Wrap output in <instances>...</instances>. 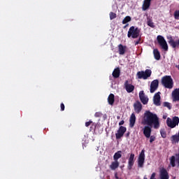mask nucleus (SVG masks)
<instances>
[{"label": "nucleus", "mask_w": 179, "mask_h": 179, "mask_svg": "<svg viewBox=\"0 0 179 179\" xmlns=\"http://www.w3.org/2000/svg\"><path fill=\"white\" fill-rule=\"evenodd\" d=\"M142 124L143 125H148L149 127H154L155 129H159L160 128V122H159L157 115L150 112V110H146L144 113Z\"/></svg>", "instance_id": "obj_1"}, {"label": "nucleus", "mask_w": 179, "mask_h": 179, "mask_svg": "<svg viewBox=\"0 0 179 179\" xmlns=\"http://www.w3.org/2000/svg\"><path fill=\"white\" fill-rule=\"evenodd\" d=\"M162 85H163L166 89H173L174 82L171 76H165L162 78Z\"/></svg>", "instance_id": "obj_2"}, {"label": "nucleus", "mask_w": 179, "mask_h": 179, "mask_svg": "<svg viewBox=\"0 0 179 179\" xmlns=\"http://www.w3.org/2000/svg\"><path fill=\"white\" fill-rule=\"evenodd\" d=\"M141 34V29L139 28L131 26L127 33V37L129 38H138Z\"/></svg>", "instance_id": "obj_3"}, {"label": "nucleus", "mask_w": 179, "mask_h": 179, "mask_svg": "<svg viewBox=\"0 0 179 179\" xmlns=\"http://www.w3.org/2000/svg\"><path fill=\"white\" fill-rule=\"evenodd\" d=\"M137 76L138 79H143L144 80H146V79H148V78L152 76V70L146 69L145 71H138L137 73Z\"/></svg>", "instance_id": "obj_4"}, {"label": "nucleus", "mask_w": 179, "mask_h": 179, "mask_svg": "<svg viewBox=\"0 0 179 179\" xmlns=\"http://www.w3.org/2000/svg\"><path fill=\"white\" fill-rule=\"evenodd\" d=\"M179 124V118L177 116L173 117V119L168 117L166 120V125L169 128H176V125Z\"/></svg>", "instance_id": "obj_5"}, {"label": "nucleus", "mask_w": 179, "mask_h": 179, "mask_svg": "<svg viewBox=\"0 0 179 179\" xmlns=\"http://www.w3.org/2000/svg\"><path fill=\"white\" fill-rule=\"evenodd\" d=\"M157 40L158 41V44H159L162 50L164 51H169V45H167V42L166 41V39H164V37H163L162 35H159L157 36Z\"/></svg>", "instance_id": "obj_6"}, {"label": "nucleus", "mask_w": 179, "mask_h": 179, "mask_svg": "<svg viewBox=\"0 0 179 179\" xmlns=\"http://www.w3.org/2000/svg\"><path fill=\"white\" fill-rule=\"evenodd\" d=\"M145 164V150H142L138 159V167L142 168Z\"/></svg>", "instance_id": "obj_7"}, {"label": "nucleus", "mask_w": 179, "mask_h": 179, "mask_svg": "<svg viewBox=\"0 0 179 179\" xmlns=\"http://www.w3.org/2000/svg\"><path fill=\"white\" fill-rule=\"evenodd\" d=\"M125 132H127V127L120 126L117 132L115 134L116 139H121Z\"/></svg>", "instance_id": "obj_8"}, {"label": "nucleus", "mask_w": 179, "mask_h": 179, "mask_svg": "<svg viewBox=\"0 0 179 179\" xmlns=\"http://www.w3.org/2000/svg\"><path fill=\"white\" fill-rule=\"evenodd\" d=\"M157 89H159V80H154L151 82L150 92L155 93Z\"/></svg>", "instance_id": "obj_9"}, {"label": "nucleus", "mask_w": 179, "mask_h": 179, "mask_svg": "<svg viewBox=\"0 0 179 179\" xmlns=\"http://www.w3.org/2000/svg\"><path fill=\"white\" fill-rule=\"evenodd\" d=\"M124 89L127 93H132L135 90V85L129 84V81L126 80L124 84Z\"/></svg>", "instance_id": "obj_10"}, {"label": "nucleus", "mask_w": 179, "mask_h": 179, "mask_svg": "<svg viewBox=\"0 0 179 179\" xmlns=\"http://www.w3.org/2000/svg\"><path fill=\"white\" fill-rule=\"evenodd\" d=\"M134 164H135V154L131 153L128 160V165H127L128 170H132V167H134Z\"/></svg>", "instance_id": "obj_11"}, {"label": "nucleus", "mask_w": 179, "mask_h": 179, "mask_svg": "<svg viewBox=\"0 0 179 179\" xmlns=\"http://www.w3.org/2000/svg\"><path fill=\"white\" fill-rule=\"evenodd\" d=\"M168 43L169 44H170L171 47H172V48H179V38L178 41H174V39L173 38V37L169 36L168 37Z\"/></svg>", "instance_id": "obj_12"}, {"label": "nucleus", "mask_w": 179, "mask_h": 179, "mask_svg": "<svg viewBox=\"0 0 179 179\" xmlns=\"http://www.w3.org/2000/svg\"><path fill=\"white\" fill-rule=\"evenodd\" d=\"M143 133L145 138H150V135H152V127L149 125L145 126L143 129Z\"/></svg>", "instance_id": "obj_13"}, {"label": "nucleus", "mask_w": 179, "mask_h": 179, "mask_svg": "<svg viewBox=\"0 0 179 179\" xmlns=\"http://www.w3.org/2000/svg\"><path fill=\"white\" fill-rule=\"evenodd\" d=\"M139 99L141 103L144 105L148 104L149 103V98L145 94L143 91H140L139 92Z\"/></svg>", "instance_id": "obj_14"}, {"label": "nucleus", "mask_w": 179, "mask_h": 179, "mask_svg": "<svg viewBox=\"0 0 179 179\" xmlns=\"http://www.w3.org/2000/svg\"><path fill=\"white\" fill-rule=\"evenodd\" d=\"M160 94H162V92H158L155 94L154 97H153V103L155 106H162V103L160 102L161 97Z\"/></svg>", "instance_id": "obj_15"}, {"label": "nucleus", "mask_w": 179, "mask_h": 179, "mask_svg": "<svg viewBox=\"0 0 179 179\" xmlns=\"http://www.w3.org/2000/svg\"><path fill=\"white\" fill-rule=\"evenodd\" d=\"M134 111L139 114L142 111V103L139 101H136V102L134 103Z\"/></svg>", "instance_id": "obj_16"}, {"label": "nucleus", "mask_w": 179, "mask_h": 179, "mask_svg": "<svg viewBox=\"0 0 179 179\" xmlns=\"http://www.w3.org/2000/svg\"><path fill=\"white\" fill-rule=\"evenodd\" d=\"M159 177L160 179L170 178V176H169V172H167V170L164 168L160 170Z\"/></svg>", "instance_id": "obj_17"}, {"label": "nucleus", "mask_w": 179, "mask_h": 179, "mask_svg": "<svg viewBox=\"0 0 179 179\" xmlns=\"http://www.w3.org/2000/svg\"><path fill=\"white\" fill-rule=\"evenodd\" d=\"M172 100L173 101H179V88H176L172 92Z\"/></svg>", "instance_id": "obj_18"}, {"label": "nucleus", "mask_w": 179, "mask_h": 179, "mask_svg": "<svg viewBox=\"0 0 179 179\" xmlns=\"http://www.w3.org/2000/svg\"><path fill=\"white\" fill-rule=\"evenodd\" d=\"M136 122V116L135 113H131L129 118V127L130 128H134L135 127V123Z\"/></svg>", "instance_id": "obj_19"}, {"label": "nucleus", "mask_w": 179, "mask_h": 179, "mask_svg": "<svg viewBox=\"0 0 179 179\" xmlns=\"http://www.w3.org/2000/svg\"><path fill=\"white\" fill-rule=\"evenodd\" d=\"M152 0H144L142 6L143 10H148L150 8Z\"/></svg>", "instance_id": "obj_20"}, {"label": "nucleus", "mask_w": 179, "mask_h": 179, "mask_svg": "<svg viewBox=\"0 0 179 179\" xmlns=\"http://www.w3.org/2000/svg\"><path fill=\"white\" fill-rule=\"evenodd\" d=\"M120 74H121V70H120V67L115 69L112 73L115 79H118V78H120Z\"/></svg>", "instance_id": "obj_21"}, {"label": "nucleus", "mask_w": 179, "mask_h": 179, "mask_svg": "<svg viewBox=\"0 0 179 179\" xmlns=\"http://www.w3.org/2000/svg\"><path fill=\"white\" fill-rule=\"evenodd\" d=\"M118 51L120 55H124L127 51V46H124L122 44L118 45Z\"/></svg>", "instance_id": "obj_22"}, {"label": "nucleus", "mask_w": 179, "mask_h": 179, "mask_svg": "<svg viewBox=\"0 0 179 179\" xmlns=\"http://www.w3.org/2000/svg\"><path fill=\"white\" fill-rule=\"evenodd\" d=\"M114 94H110L108 96V103L110 106H114V102L115 101Z\"/></svg>", "instance_id": "obj_23"}, {"label": "nucleus", "mask_w": 179, "mask_h": 179, "mask_svg": "<svg viewBox=\"0 0 179 179\" xmlns=\"http://www.w3.org/2000/svg\"><path fill=\"white\" fill-rule=\"evenodd\" d=\"M118 167H120V162L118 161L113 162L110 165V170H117Z\"/></svg>", "instance_id": "obj_24"}, {"label": "nucleus", "mask_w": 179, "mask_h": 179, "mask_svg": "<svg viewBox=\"0 0 179 179\" xmlns=\"http://www.w3.org/2000/svg\"><path fill=\"white\" fill-rule=\"evenodd\" d=\"M153 54H154L155 59H156L157 61H159L161 56H160V52H159V50L154 49Z\"/></svg>", "instance_id": "obj_25"}, {"label": "nucleus", "mask_w": 179, "mask_h": 179, "mask_svg": "<svg viewBox=\"0 0 179 179\" xmlns=\"http://www.w3.org/2000/svg\"><path fill=\"white\" fill-rule=\"evenodd\" d=\"M121 153H122V151H117L115 152L113 155V160L118 162V159H121V157H122V155H121Z\"/></svg>", "instance_id": "obj_26"}, {"label": "nucleus", "mask_w": 179, "mask_h": 179, "mask_svg": "<svg viewBox=\"0 0 179 179\" xmlns=\"http://www.w3.org/2000/svg\"><path fill=\"white\" fill-rule=\"evenodd\" d=\"M131 16L127 15L123 19L122 23V24H127L129 23V22H131Z\"/></svg>", "instance_id": "obj_27"}, {"label": "nucleus", "mask_w": 179, "mask_h": 179, "mask_svg": "<svg viewBox=\"0 0 179 179\" xmlns=\"http://www.w3.org/2000/svg\"><path fill=\"white\" fill-rule=\"evenodd\" d=\"M147 24L150 27H152V29H155V23L153 22V21L151 19L148 18Z\"/></svg>", "instance_id": "obj_28"}, {"label": "nucleus", "mask_w": 179, "mask_h": 179, "mask_svg": "<svg viewBox=\"0 0 179 179\" xmlns=\"http://www.w3.org/2000/svg\"><path fill=\"white\" fill-rule=\"evenodd\" d=\"M170 164L172 167H176V157L175 156L171 157Z\"/></svg>", "instance_id": "obj_29"}, {"label": "nucleus", "mask_w": 179, "mask_h": 179, "mask_svg": "<svg viewBox=\"0 0 179 179\" xmlns=\"http://www.w3.org/2000/svg\"><path fill=\"white\" fill-rule=\"evenodd\" d=\"M160 134L162 138H163L164 139L167 138V134L166 133V130H164V129H162L160 130Z\"/></svg>", "instance_id": "obj_30"}, {"label": "nucleus", "mask_w": 179, "mask_h": 179, "mask_svg": "<svg viewBox=\"0 0 179 179\" xmlns=\"http://www.w3.org/2000/svg\"><path fill=\"white\" fill-rule=\"evenodd\" d=\"M109 16H110V20H113V19H115V17H117V14H115L113 12H110L109 14Z\"/></svg>", "instance_id": "obj_31"}, {"label": "nucleus", "mask_w": 179, "mask_h": 179, "mask_svg": "<svg viewBox=\"0 0 179 179\" xmlns=\"http://www.w3.org/2000/svg\"><path fill=\"white\" fill-rule=\"evenodd\" d=\"M173 16L176 20H179V10L174 12Z\"/></svg>", "instance_id": "obj_32"}, {"label": "nucleus", "mask_w": 179, "mask_h": 179, "mask_svg": "<svg viewBox=\"0 0 179 179\" xmlns=\"http://www.w3.org/2000/svg\"><path fill=\"white\" fill-rule=\"evenodd\" d=\"M163 106H164V107L168 108L169 110H171V105L170 103H169V102H164V103H163Z\"/></svg>", "instance_id": "obj_33"}, {"label": "nucleus", "mask_w": 179, "mask_h": 179, "mask_svg": "<svg viewBox=\"0 0 179 179\" xmlns=\"http://www.w3.org/2000/svg\"><path fill=\"white\" fill-rule=\"evenodd\" d=\"M94 117L96 118H100L101 117H103V113L101 112H96L94 114Z\"/></svg>", "instance_id": "obj_34"}, {"label": "nucleus", "mask_w": 179, "mask_h": 179, "mask_svg": "<svg viewBox=\"0 0 179 179\" xmlns=\"http://www.w3.org/2000/svg\"><path fill=\"white\" fill-rule=\"evenodd\" d=\"M156 141V137L155 136H150V143H153Z\"/></svg>", "instance_id": "obj_35"}, {"label": "nucleus", "mask_w": 179, "mask_h": 179, "mask_svg": "<svg viewBox=\"0 0 179 179\" xmlns=\"http://www.w3.org/2000/svg\"><path fill=\"white\" fill-rule=\"evenodd\" d=\"M60 108H61V111H64L65 110V105L64 104V103H62L60 104Z\"/></svg>", "instance_id": "obj_36"}, {"label": "nucleus", "mask_w": 179, "mask_h": 179, "mask_svg": "<svg viewBox=\"0 0 179 179\" xmlns=\"http://www.w3.org/2000/svg\"><path fill=\"white\" fill-rule=\"evenodd\" d=\"M93 122H92L91 120H90L89 122H85V127H90V124L92 123Z\"/></svg>", "instance_id": "obj_37"}, {"label": "nucleus", "mask_w": 179, "mask_h": 179, "mask_svg": "<svg viewBox=\"0 0 179 179\" xmlns=\"http://www.w3.org/2000/svg\"><path fill=\"white\" fill-rule=\"evenodd\" d=\"M150 179H156V173H152Z\"/></svg>", "instance_id": "obj_38"}, {"label": "nucleus", "mask_w": 179, "mask_h": 179, "mask_svg": "<svg viewBox=\"0 0 179 179\" xmlns=\"http://www.w3.org/2000/svg\"><path fill=\"white\" fill-rule=\"evenodd\" d=\"M177 159L176 162L178 163V167H179V153L176 155Z\"/></svg>", "instance_id": "obj_39"}, {"label": "nucleus", "mask_w": 179, "mask_h": 179, "mask_svg": "<svg viewBox=\"0 0 179 179\" xmlns=\"http://www.w3.org/2000/svg\"><path fill=\"white\" fill-rule=\"evenodd\" d=\"M124 120H121L120 122H119V125H124Z\"/></svg>", "instance_id": "obj_40"}, {"label": "nucleus", "mask_w": 179, "mask_h": 179, "mask_svg": "<svg viewBox=\"0 0 179 179\" xmlns=\"http://www.w3.org/2000/svg\"><path fill=\"white\" fill-rule=\"evenodd\" d=\"M140 41H141V38L138 39V41L135 42V45H138V44H139Z\"/></svg>", "instance_id": "obj_41"}, {"label": "nucleus", "mask_w": 179, "mask_h": 179, "mask_svg": "<svg viewBox=\"0 0 179 179\" xmlns=\"http://www.w3.org/2000/svg\"><path fill=\"white\" fill-rule=\"evenodd\" d=\"M129 26V24H126L124 27L123 29H127Z\"/></svg>", "instance_id": "obj_42"}, {"label": "nucleus", "mask_w": 179, "mask_h": 179, "mask_svg": "<svg viewBox=\"0 0 179 179\" xmlns=\"http://www.w3.org/2000/svg\"><path fill=\"white\" fill-rule=\"evenodd\" d=\"M115 178H116V179H118V178H119L118 176H117V173H115Z\"/></svg>", "instance_id": "obj_43"}, {"label": "nucleus", "mask_w": 179, "mask_h": 179, "mask_svg": "<svg viewBox=\"0 0 179 179\" xmlns=\"http://www.w3.org/2000/svg\"><path fill=\"white\" fill-rule=\"evenodd\" d=\"M176 68L179 70V65H176Z\"/></svg>", "instance_id": "obj_44"}, {"label": "nucleus", "mask_w": 179, "mask_h": 179, "mask_svg": "<svg viewBox=\"0 0 179 179\" xmlns=\"http://www.w3.org/2000/svg\"><path fill=\"white\" fill-rule=\"evenodd\" d=\"M143 179H148V178L145 176H144Z\"/></svg>", "instance_id": "obj_45"}, {"label": "nucleus", "mask_w": 179, "mask_h": 179, "mask_svg": "<svg viewBox=\"0 0 179 179\" xmlns=\"http://www.w3.org/2000/svg\"><path fill=\"white\" fill-rule=\"evenodd\" d=\"M128 135H129V134H127V136H128Z\"/></svg>", "instance_id": "obj_46"}, {"label": "nucleus", "mask_w": 179, "mask_h": 179, "mask_svg": "<svg viewBox=\"0 0 179 179\" xmlns=\"http://www.w3.org/2000/svg\"><path fill=\"white\" fill-rule=\"evenodd\" d=\"M164 118H166V117H164Z\"/></svg>", "instance_id": "obj_47"}, {"label": "nucleus", "mask_w": 179, "mask_h": 179, "mask_svg": "<svg viewBox=\"0 0 179 179\" xmlns=\"http://www.w3.org/2000/svg\"><path fill=\"white\" fill-rule=\"evenodd\" d=\"M164 118H166V117H164Z\"/></svg>", "instance_id": "obj_48"}]
</instances>
